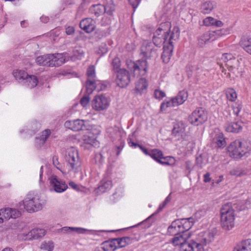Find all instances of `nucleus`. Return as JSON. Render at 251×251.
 I'll return each instance as SVG.
<instances>
[{"instance_id": "nucleus-58", "label": "nucleus", "mask_w": 251, "mask_h": 251, "mask_svg": "<svg viewBox=\"0 0 251 251\" xmlns=\"http://www.w3.org/2000/svg\"><path fill=\"white\" fill-rule=\"evenodd\" d=\"M246 248V251H251V239H248L242 241Z\"/></svg>"}, {"instance_id": "nucleus-20", "label": "nucleus", "mask_w": 251, "mask_h": 251, "mask_svg": "<svg viewBox=\"0 0 251 251\" xmlns=\"http://www.w3.org/2000/svg\"><path fill=\"white\" fill-rule=\"evenodd\" d=\"M95 22L91 18H86L81 21L80 27L87 33L92 32L95 28Z\"/></svg>"}, {"instance_id": "nucleus-9", "label": "nucleus", "mask_w": 251, "mask_h": 251, "mask_svg": "<svg viewBox=\"0 0 251 251\" xmlns=\"http://www.w3.org/2000/svg\"><path fill=\"white\" fill-rule=\"evenodd\" d=\"M120 59L116 57L113 60L112 65L116 74V83L119 87L124 88L126 85V69H120Z\"/></svg>"}, {"instance_id": "nucleus-14", "label": "nucleus", "mask_w": 251, "mask_h": 251, "mask_svg": "<svg viewBox=\"0 0 251 251\" xmlns=\"http://www.w3.org/2000/svg\"><path fill=\"white\" fill-rule=\"evenodd\" d=\"M109 101L103 95L96 96L92 100L93 108L97 111H101L107 108Z\"/></svg>"}, {"instance_id": "nucleus-8", "label": "nucleus", "mask_w": 251, "mask_h": 251, "mask_svg": "<svg viewBox=\"0 0 251 251\" xmlns=\"http://www.w3.org/2000/svg\"><path fill=\"white\" fill-rule=\"evenodd\" d=\"M180 31L177 26L174 27L170 37V40L167 45L163 46V51L162 53L161 58L163 61L167 63L169 62L174 50L173 40H176L179 38Z\"/></svg>"}, {"instance_id": "nucleus-36", "label": "nucleus", "mask_w": 251, "mask_h": 251, "mask_svg": "<svg viewBox=\"0 0 251 251\" xmlns=\"http://www.w3.org/2000/svg\"><path fill=\"white\" fill-rule=\"evenodd\" d=\"M214 8L213 2L211 1H206L203 3L201 6V12L203 14H209Z\"/></svg>"}, {"instance_id": "nucleus-45", "label": "nucleus", "mask_w": 251, "mask_h": 251, "mask_svg": "<svg viewBox=\"0 0 251 251\" xmlns=\"http://www.w3.org/2000/svg\"><path fill=\"white\" fill-rule=\"evenodd\" d=\"M226 95L227 98L230 100L233 101L237 98V94L235 91L232 88H229L226 90Z\"/></svg>"}, {"instance_id": "nucleus-29", "label": "nucleus", "mask_w": 251, "mask_h": 251, "mask_svg": "<svg viewBox=\"0 0 251 251\" xmlns=\"http://www.w3.org/2000/svg\"><path fill=\"white\" fill-rule=\"evenodd\" d=\"M203 24L205 26H215L221 27L223 25L222 21L217 20L211 17H208L203 20Z\"/></svg>"}, {"instance_id": "nucleus-26", "label": "nucleus", "mask_w": 251, "mask_h": 251, "mask_svg": "<svg viewBox=\"0 0 251 251\" xmlns=\"http://www.w3.org/2000/svg\"><path fill=\"white\" fill-rule=\"evenodd\" d=\"M13 75L15 79L19 82H24L28 75L24 70H16L13 71Z\"/></svg>"}, {"instance_id": "nucleus-31", "label": "nucleus", "mask_w": 251, "mask_h": 251, "mask_svg": "<svg viewBox=\"0 0 251 251\" xmlns=\"http://www.w3.org/2000/svg\"><path fill=\"white\" fill-rule=\"evenodd\" d=\"M99 83V81L95 79H87L86 82V89L87 93L89 95L92 93L93 91L96 89Z\"/></svg>"}, {"instance_id": "nucleus-52", "label": "nucleus", "mask_w": 251, "mask_h": 251, "mask_svg": "<svg viewBox=\"0 0 251 251\" xmlns=\"http://www.w3.org/2000/svg\"><path fill=\"white\" fill-rule=\"evenodd\" d=\"M50 134V130L49 129H45L42 133V135L40 137L42 139H43L42 143H45L47 138Z\"/></svg>"}, {"instance_id": "nucleus-27", "label": "nucleus", "mask_w": 251, "mask_h": 251, "mask_svg": "<svg viewBox=\"0 0 251 251\" xmlns=\"http://www.w3.org/2000/svg\"><path fill=\"white\" fill-rule=\"evenodd\" d=\"M187 92L184 90H182L179 91L176 96L173 97V99L178 106L183 104L187 100Z\"/></svg>"}, {"instance_id": "nucleus-54", "label": "nucleus", "mask_w": 251, "mask_h": 251, "mask_svg": "<svg viewBox=\"0 0 251 251\" xmlns=\"http://www.w3.org/2000/svg\"><path fill=\"white\" fill-rule=\"evenodd\" d=\"M52 163L53 165L58 170H60L61 169V164L58 161V158L56 156L52 157Z\"/></svg>"}, {"instance_id": "nucleus-30", "label": "nucleus", "mask_w": 251, "mask_h": 251, "mask_svg": "<svg viewBox=\"0 0 251 251\" xmlns=\"http://www.w3.org/2000/svg\"><path fill=\"white\" fill-rule=\"evenodd\" d=\"M214 36L213 32H206L198 38V45L200 47H203L204 45Z\"/></svg>"}, {"instance_id": "nucleus-11", "label": "nucleus", "mask_w": 251, "mask_h": 251, "mask_svg": "<svg viewBox=\"0 0 251 251\" xmlns=\"http://www.w3.org/2000/svg\"><path fill=\"white\" fill-rule=\"evenodd\" d=\"M207 119V114L202 108H198L189 116L188 121L192 125L198 126L202 125Z\"/></svg>"}, {"instance_id": "nucleus-39", "label": "nucleus", "mask_w": 251, "mask_h": 251, "mask_svg": "<svg viewBox=\"0 0 251 251\" xmlns=\"http://www.w3.org/2000/svg\"><path fill=\"white\" fill-rule=\"evenodd\" d=\"M214 140L219 148H223L225 147L226 142L223 133H219V134H216Z\"/></svg>"}, {"instance_id": "nucleus-40", "label": "nucleus", "mask_w": 251, "mask_h": 251, "mask_svg": "<svg viewBox=\"0 0 251 251\" xmlns=\"http://www.w3.org/2000/svg\"><path fill=\"white\" fill-rule=\"evenodd\" d=\"M177 104L174 100L173 98H172L171 100L164 101L162 102L160 106V110L162 112L166 110L167 108L170 107H175L177 106Z\"/></svg>"}, {"instance_id": "nucleus-25", "label": "nucleus", "mask_w": 251, "mask_h": 251, "mask_svg": "<svg viewBox=\"0 0 251 251\" xmlns=\"http://www.w3.org/2000/svg\"><path fill=\"white\" fill-rule=\"evenodd\" d=\"M148 87L147 80L144 78H140L135 83V91L136 93L141 94Z\"/></svg>"}, {"instance_id": "nucleus-3", "label": "nucleus", "mask_w": 251, "mask_h": 251, "mask_svg": "<svg viewBox=\"0 0 251 251\" xmlns=\"http://www.w3.org/2000/svg\"><path fill=\"white\" fill-rule=\"evenodd\" d=\"M66 53L47 54L38 56L36 62L41 66L58 67L61 66L68 59Z\"/></svg>"}, {"instance_id": "nucleus-51", "label": "nucleus", "mask_w": 251, "mask_h": 251, "mask_svg": "<svg viewBox=\"0 0 251 251\" xmlns=\"http://www.w3.org/2000/svg\"><path fill=\"white\" fill-rule=\"evenodd\" d=\"M154 96L156 99L160 100L164 98L166 96V94L163 91L156 89L154 91Z\"/></svg>"}, {"instance_id": "nucleus-35", "label": "nucleus", "mask_w": 251, "mask_h": 251, "mask_svg": "<svg viewBox=\"0 0 251 251\" xmlns=\"http://www.w3.org/2000/svg\"><path fill=\"white\" fill-rule=\"evenodd\" d=\"M150 156L158 163L163 158V153L162 151L158 149L150 150Z\"/></svg>"}, {"instance_id": "nucleus-33", "label": "nucleus", "mask_w": 251, "mask_h": 251, "mask_svg": "<svg viewBox=\"0 0 251 251\" xmlns=\"http://www.w3.org/2000/svg\"><path fill=\"white\" fill-rule=\"evenodd\" d=\"M96 138V136L93 133L87 131L83 135L82 140L84 143L93 145L95 142Z\"/></svg>"}, {"instance_id": "nucleus-55", "label": "nucleus", "mask_w": 251, "mask_h": 251, "mask_svg": "<svg viewBox=\"0 0 251 251\" xmlns=\"http://www.w3.org/2000/svg\"><path fill=\"white\" fill-rule=\"evenodd\" d=\"M202 72L203 71L201 67L199 65H198V67L197 68V71H196L195 72L194 77L197 79H199L202 75Z\"/></svg>"}, {"instance_id": "nucleus-6", "label": "nucleus", "mask_w": 251, "mask_h": 251, "mask_svg": "<svg viewBox=\"0 0 251 251\" xmlns=\"http://www.w3.org/2000/svg\"><path fill=\"white\" fill-rule=\"evenodd\" d=\"M221 225L226 230H229L234 226V210L229 204L223 206L221 209Z\"/></svg>"}, {"instance_id": "nucleus-49", "label": "nucleus", "mask_w": 251, "mask_h": 251, "mask_svg": "<svg viewBox=\"0 0 251 251\" xmlns=\"http://www.w3.org/2000/svg\"><path fill=\"white\" fill-rule=\"evenodd\" d=\"M221 58L225 62H227L228 61H231L232 59L235 61L233 55L230 53H224L222 55Z\"/></svg>"}, {"instance_id": "nucleus-1", "label": "nucleus", "mask_w": 251, "mask_h": 251, "mask_svg": "<svg viewBox=\"0 0 251 251\" xmlns=\"http://www.w3.org/2000/svg\"><path fill=\"white\" fill-rule=\"evenodd\" d=\"M214 239V234L210 231L200 233L195 240H191L183 244L181 251H203L204 246L211 243Z\"/></svg>"}, {"instance_id": "nucleus-32", "label": "nucleus", "mask_w": 251, "mask_h": 251, "mask_svg": "<svg viewBox=\"0 0 251 251\" xmlns=\"http://www.w3.org/2000/svg\"><path fill=\"white\" fill-rule=\"evenodd\" d=\"M134 134V132L132 133V135H129L128 136L127 140H128V144L129 145V146H130L131 147H134L135 148H136V147H138L140 149V150L143 152V153L144 154L150 156V151H149L147 149L144 147L142 145H139V144L135 143L132 141L131 136H133Z\"/></svg>"}, {"instance_id": "nucleus-7", "label": "nucleus", "mask_w": 251, "mask_h": 251, "mask_svg": "<svg viewBox=\"0 0 251 251\" xmlns=\"http://www.w3.org/2000/svg\"><path fill=\"white\" fill-rule=\"evenodd\" d=\"M65 160L70 171L75 173L79 171L81 166V162L78 151L75 148L71 147L67 149Z\"/></svg>"}, {"instance_id": "nucleus-50", "label": "nucleus", "mask_w": 251, "mask_h": 251, "mask_svg": "<svg viewBox=\"0 0 251 251\" xmlns=\"http://www.w3.org/2000/svg\"><path fill=\"white\" fill-rule=\"evenodd\" d=\"M81 229L80 228L65 226L61 228V231L64 233L72 231L79 232Z\"/></svg>"}, {"instance_id": "nucleus-48", "label": "nucleus", "mask_w": 251, "mask_h": 251, "mask_svg": "<svg viewBox=\"0 0 251 251\" xmlns=\"http://www.w3.org/2000/svg\"><path fill=\"white\" fill-rule=\"evenodd\" d=\"M87 75L88 79H95L96 77L95 69L93 65L89 66L87 69Z\"/></svg>"}, {"instance_id": "nucleus-56", "label": "nucleus", "mask_w": 251, "mask_h": 251, "mask_svg": "<svg viewBox=\"0 0 251 251\" xmlns=\"http://www.w3.org/2000/svg\"><path fill=\"white\" fill-rule=\"evenodd\" d=\"M94 160L97 164H101L103 161V156L101 153H98L95 154Z\"/></svg>"}, {"instance_id": "nucleus-34", "label": "nucleus", "mask_w": 251, "mask_h": 251, "mask_svg": "<svg viewBox=\"0 0 251 251\" xmlns=\"http://www.w3.org/2000/svg\"><path fill=\"white\" fill-rule=\"evenodd\" d=\"M240 44L245 51L251 54V38L248 37L242 38Z\"/></svg>"}, {"instance_id": "nucleus-61", "label": "nucleus", "mask_w": 251, "mask_h": 251, "mask_svg": "<svg viewBox=\"0 0 251 251\" xmlns=\"http://www.w3.org/2000/svg\"><path fill=\"white\" fill-rule=\"evenodd\" d=\"M43 139L40 137H36L35 139V146L39 149L45 143H42Z\"/></svg>"}, {"instance_id": "nucleus-12", "label": "nucleus", "mask_w": 251, "mask_h": 251, "mask_svg": "<svg viewBox=\"0 0 251 251\" xmlns=\"http://www.w3.org/2000/svg\"><path fill=\"white\" fill-rule=\"evenodd\" d=\"M104 251H114L115 250L126 246V237L115 238L103 242L101 244Z\"/></svg>"}, {"instance_id": "nucleus-21", "label": "nucleus", "mask_w": 251, "mask_h": 251, "mask_svg": "<svg viewBox=\"0 0 251 251\" xmlns=\"http://www.w3.org/2000/svg\"><path fill=\"white\" fill-rule=\"evenodd\" d=\"M141 52L146 58H155L157 56L156 50L152 48L151 44L143 45L141 48Z\"/></svg>"}, {"instance_id": "nucleus-43", "label": "nucleus", "mask_w": 251, "mask_h": 251, "mask_svg": "<svg viewBox=\"0 0 251 251\" xmlns=\"http://www.w3.org/2000/svg\"><path fill=\"white\" fill-rule=\"evenodd\" d=\"M84 51L81 49H75L73 50V55L71 59L75 60V59H80L83 56Z\"/></svg>"}, {"instance_id": "nucleus-2", "label": "nucleus", "mask_w": 251, "mask_h": 251, "mask_svg": "<svg viewBox=\"0 0 251 251\" xmlns=\"http://www.w3.org/2000/svg\"><path fill=\"white\" fill-rule=\"evenodd\" d=\"M126 76L129 81L133 78L138 77L140 75H145L148 68V62L146 60H138L133 62L126 60Z\"/></svg>"}, {"instance_id": "nucleus-42", "label": "nucleus", "mask_w": 251, "mask_h": 251, "mask_svg": "<svg viewBox=\"0 0 251 251\" xmlns=\"http://www.w3.org/2000/svg\"><path fill=\"white\" fill-rule=\"evenodd\" d=\"M232 110L233 111V113L236 116H239V113L242 109V102L240 101H237V102L234 103L232 105Z\"/></svg>"}, {"instance_id": "nucleus-62", "label": "nucleus", "mask_w": 251, "mask_h": 251, "mask_svg": "<svg viewBox=\"0 0 251 251\" xmlns=\"http://www.w3.org/2000/svg\"><path fill=\"white\" fill-rule=\"evenodd\" d=\"M75 31V29L74 27L73 26H68L66 28V33L68 35L72 34Z\"/></svg>"}, {"instance_id": "nucleus-59", "label": "nucleus", "mask_w": 251, "mask_h": 251, "mask_svg": "<svg viewBox=\"0 0 251 251\" xmlns=\"http://www.w3.org/2000/svg\"><path fill=\"white\" fill-rule=\"evenodd\" d=\"M229 174L232 176H242L243 172L239 169H236L230 171Z\"/></svg>"}, {"instance_id": "nucleus-38", "label": "nucleus", "mask_w": 251, "mask_h": 251, "mask_svg": "<svg viewBox=\"0 0 251 251\" xmlns=\"http://www.w3.org/2000/svg\"><path fill=\"white\" fill-rule=\"evenodd\" d=\"M90 11L91 12L94 14L96 17H99L101 14L104 13V6L101 4L93 5L91 7Z\"/></svg>"}, {"instance_id": "nucleus-5", "label": "nucleus", "mask_w": 251, "mask_h": 251, "mask_svg": "<svg viewBox=\"0 0 251 251\" xmlns=\"http://www.w3.org/2000/svg\"><path fill=\"white\" fill-rule=\"evenodd\" d=\"M170 24L165 23L162 24L153 33L152 41L156 47H160L162 45H167L170 40L171 34L170 33Z\"/></svg>"}, {"instance_id": "nucleus-15", "label": "nucleus", "mask_w": 251, "mask_h": 251, "mask_svg": "<svg viewBox=\"0 0 251 251\" xmlns=\"http://www.w3.org/2000/svg\"><path fill=\"white\" fill-rule=\"evenodd\" d=\"M86 123L83 120L77 119L73 121H67L65 123L64 126L66 128L75 131L80 130H89L86 126Z\"/></svg>"}, {"instance_id": "nucleus-22", "label": "nucleus", "mask_w": 251, "mask_h": 251, "mask_svg": "<svg viewBox=\"0 0 251 251\" xmlns=\"http://www.w3.org/2000/svg\"><path fill=\"white\" fill-rule=\"evenodd\" d=\"M175 237L172 239V243L174 246H179V250L181 251L182 246L187 244L186 240L189 237V234L181 233L174 235Z\"/></svg>"}, {"instance_id": "nucleus-46", "label": "nucleus", "mask_w": 251, "mask_h": 251, "mask_svg": "<svg viewBox=\"0 0 251 251\" xmlns=\"http://www.w3.org/2000/svg\"><path fill=\"white\" fill-rule=\"evenodd\" d=\"M104 6V12L106 13L107 14L109 15H111L113 14V12L115 10V5L114 3L110 1L109 3H107Z\"/></svg>"}, {"instance_id": "nucleus-24", "label": "nucleus", "mask_w": 251, "mask_h": 251, "mask_svg": "<svg viewBox=\"0 0 251 251\" xmlns=\"http://www.w3.org/2000/svg\"><path fill=\"white\" fill-rule=\"evenodd\" d=\"M45 229L42 228H34L28 233L27 236L29 239H37L42 238L45 235Z\"/></svg>"}, {"instance_id": "nucleus-13", "label": "nucleus", "mask_w": 251, "mask_h": 251, "mask_svg": "<svg viewBox=\"0 0 251 251\" xmlns=\"http://www.w3.org/2000/svg\"><path fill=\"white\" fill-rule=\"evenodd\" d=\"M24 208L29 212L38 211L42 209V204L38 196H35L31 199H25L23 201Z\"/></svg>"}, {"instance_id": "nucleus-60", "label": "nucleus", "mask_w": 251, "mask_h": 251, "mask_svg": "<svg viewBox=\"0 0 251 251\" xmlns=\"http://www.w3.org/2000/svg\"><path fill=\"white\" fill-rule=\"evenodd\" d=\"M141 0H128L130 4L132 6L134 11L138 6Z\"/></svg>"}, {"instance_id": "nucleus-44", "label": "nucleus", "mask_w": 251, "mask_h": 251, "mask_svg": "<svg viewBox=\"0 0 251 251\" xmlns=\"http://www.w3.org/2000/svg\"><path fill=\"white\" fill-rule=\"evenodd\" d=\"M162 159H164V160L162 161L161 160V161H159V163L162 165H172L175 162V158L171 156H163Z\"/></svg>"}, {"instance_id": "nucleus-63", "label": "nucleus", "mask_w": 251, "mask_h": 251, "mask_svg": "<svg viewBox=\"0 0 251 251\" xmlns=\"http://www.w3.org/2000/svg\"><path fill=\"white\" fill-rule=\"evenodd\" d=\"M210 174L209 173H207L203 176V181L204 182H208L210 181L211 178L210 177Z\"/></svg>"}, {"instance_id": "nucleus-37", "label": "nucleus", "mask_w": 251, "mask_h": 251, "mask_svg": "<svg viewBox=\"0 0 251 251\" xmlns=\"http://www.w3.org/2000/svg\"><path fill=\"white\" fill-rule=\"evenodd\" d=\"M38 82L37 77L33 75H28L24 81L27 86L30 88L35 87Z\"/></svg>"}, {"instance_id": "nucleus-4", "label": "nucleus", "mask_w": 251, "mask_h": 251, "mask_svg": "<svg viewBox=\"0 0 251 251\" xmlns=\"http://www.w3.org/2000/svg\"><path fill=\"white\" fill-rule=\"evenodd\" d=\"M251 149L249 142L246 140H235L230 144L227 150L231 156L235 158H241Z\"/></svg>"}, {"instance_id": "nucleus-41", "label": "nucleus", "mask_w": 251, "mask_h": 251, "mask_svg": "<svg viewBox=\"0 0 251 251\" xmlns=\"http://www.w3.org/2000/svg\"><path fill=\"white\" fill-rule=\"evenodd\" d=\"M198 64L196 63H191L187 66V74L188 77H193L195 75L196 71L198 67Z\"/></svg>"}, {"instance_id": "nucleus-57", "label": "nucleus", "mask_w": 251, "mask_h": 251, "mask_svg": "<svg viewBox=\"0 0 251 251\" xmlns=\"http://www.w3.org/2000/svg\"><path fill=\"white\" fill-rule=\"evenodd\" d=\"M90 101V98L88 96H85L80 100V103L83 106L85 107Z\"/></svg>"}, {"instance_id": "nucleus-16", "label": "nucleus", "mask_w": 251, "mask_h": 251, "mask_svg": "<svg viewBox=\"0 0 251 251\" xmlns=\"http://www.w3.org/2000/svg\"><path fill=\"white\" fill-rule=\"evenodd\" d=\"M49 179L51 188L57 193L63 192L68 188L67 185L64 182L59 181L56 176H52Z\"/></svg>"}, {"instance_id": "nucleus-53", "label": "nucleus", "mask_w": 251, "mask_h": 251, "mask_svg": "<svg viewBox=\"0 0 251 251\" xmlns=\"http://www.w3.org/2000/svg\"><path fill=\"white\" fill-rule=\"evenodd\" d=\"M171 200V194H170L167 198L165 199V201L161 204H160L157 211L158 212L162 210V209L165 206V205L169 202Z\"/></svg>"}, {"instance_id": "nucleus-17", "label": "nucleus", "mask_w": 251, "mask_h": 251, "mask_svg": "<svg viewBox=\"0 0 251 251\" xmlns=\"http://www.w3.org/2000/svg\"><path fill=\"white\" fill-rule=\"evenodd\" d=\"M243 126V123L241 121L236 122L227 121L224 126L226 131L228 132L239 133L240 132Z\"/></svg>"}, {"instance_id": "nucleus-64", "label": "nucleus", "mask_w": 251, "mask_h": 251, "mask_svg": "<svg viewBox=\"0 0 251 251\" xmlns=\"http://www.w3.org/2000/svg\"><path fill=\"white\" fill-rule=\"evenodd\" d=\"M206 210L205 209L199 210L196 213L197 216H203L206 214Z\"/></svg>"}, {"instance_id": "nucleus-19", "label": "nucleus", "mask_w": 251, "mask_h": 251, "mask_svg": "<svg viewBox=\"0 0 251 251\" xmlns=\"http://www.w3.org/2000/svg\"><path fill=\"white\" fill-rule=\"evenodd\" d=\"M180 224L179 219H177L172 222L168 227L167 234L173 236L183 233Z\"/></svg>"}, {"instance_id": "nucleus-18", "label": "nucleus", "mask_w": 251, "mask_h": 251, "mask_svg": "<svg viewBox=\"0 0 251 251\" xmlns=\"http://www.w3.org/2000/svg\"><path fill=\"white\" fill-rule=\"evenodd\" d=\"M20 215V212L16 209L8 207L0 210V216H2L4 220H8L10 218L15 219Z\"/></svg>"}, {"instance_id": "nucleus-47", "label": "nucleus", "mask_w": 251, "mask_h": 251, "mask_svg": "<svg viewBox=\"0 0 251 251\" xmlns=\"http://www.w3.org/2000/svg\"><path fill=\"white\" fill-rule=\"evenodd\" d=\"M41 249L48 251H52L54 249V245L52 242H44L41 245Z\"/></svg>"}, {"instance_id": "nucleus-10", "label": "nucleus", "mask_w": 251, "mask_h": 251, "mask_svg": "<svg viewBox=\"0 0 251 251\" xmlns=\"http://www.w3.org/2000/svg\"><path fill=\"white\" fill-rule=\"evenodd\" d=\"M112 165L108 166L106 174L103 179L100 181L99 186L95 190L96 193L100 195L109 190L112 186V183L110 175L112 173Z\"/></svg>"}, {"instance_id": "nucleus-23", "label": "nucleus", "mask_w": 251, "mask_h": 251, "mask_svg": "<svg viewBox=\"0 0 251 251\" xmlns=\"http://www.w3.org/2000/svg\"><path fill=\"white\" fill-rule=\"evenodd\" d=\"M179 221L183 233H185L192 227L194 222V219L192 217L179 219Z\"/></svg>"}, {"instance_id": "nucleus-28", "label": "nucleus", "mask_w": 251, "mask_h": 251, "mask_svg": "<svg viewBox=\"0 0 251 251\" xmlns=\"http://www.w3.org/2000/svg\"><path fill=\"white\" fill-rule=\"evenodd\" d=\"M184 131V127L182 123H175L172 130V134L174 137H179L182 136Z\"/></svg>"}]
</instances>
